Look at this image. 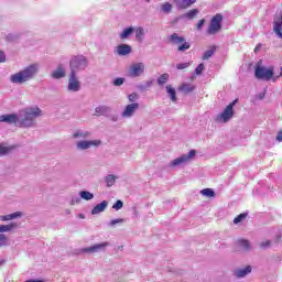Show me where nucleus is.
Listing matches in <instances>:
<instances>
[{
  "label": "nucleus",
  "instance_id": "f8f14e48",
  "mask_svg": "<svg viewBox=\"0 0 282 282\" xmlns=\"http://www.w3.org/2000/svg\"><path fill=\"white\" fill-rule=\"evenodd\" d=\"M109 242H101L97 245H93L91 247H86L82 249V252H88L90 254H96V252H102L106 248H108Z\"/></svg>",
  "mask_w": 282,
  "mask_h": 282
},
{
  "label": "nucleus",
  "instance_id": "bb28decb",
  "mask_svg": "<svg viewBox=\"0 0 282 282\" xmlns=\"http://www.w3.org/2000/svg\"><path fill=\"white\" fill-rule=\"evenodd\" d=\"M17 228V223H11L9 225H0V232H10Z\"/></svg>",
  "mask_w": 282,
  "mask_h": 282
},
{
  "label": "nucleus",
  "instance_id": "603ef678",
  "mask_svg": "<svg viewBox=\"0 0 282 282\" xmlns=\"http://www.w3.org/2000/svg\"><path fill=\"white\" fill-rule=\"evenodd\" d=\"M279 76H282V67L280 68V74H279Z\"/></svg>",
  "mask_w": 282,
  "mask_h": 282
},
{
  "label": "nucleus",
  "instance_id": "79ce46f5",
  "mask_svg": "<svg viewBox=\"0 0 282 282\" xmlns=\"http://www.w3.org/2000/svg\"><path fill=\"white\" fill-rule=\"evenodd\" d=\"M113 85L116 87H120V85H124V78H117L113 80Z\"/></svg>",
  "mask_w": 282,
  "mask_h": 282
},
{
  "label": "nucleus",
  "instance_id": "49530a36",
  "mask_svg": "<svg viewBox=\"0 0 282 282\" xmlns=\"http://www.w3.org/2000/svg\"><path fill=\"white\" fill-rule=\"evenodd\" d=\"M270 240H264L261 242V248H270Z\"/></svg>",
  "mask_w": 282,
  "mask_h": 282
},
{
  "label": "nucleus",
  "instance_id": "f03ea898",
  "mask_svg": "<svg viewBox=\"0 0 282 282\" xmlns=\"http://www.w3.org/2000/svg\"><path fill=\"white\" fill-rule=\"evenodd\" d=\"M39 64H31L24 67L22 70L12 74L9 80L13 85H23L24 83L32 80V78L39 74Z\"/></svg>",
  "mask_w": 282,
  "mask_h": 282
},
{
  "label": "nucleus",
  "instance_id": "a211bd4d",
  "mask_svg": "<svg viewBox=\"0 0 282 282\" xmlns=\"http://www.w3.org/2000/svg\"><path fill=\"white\" fill-rule=\"evenodd\" d=\"M91 135V132L87 130H76L73 134L72 138L73 140H87Z\"/></svg>",
  "mask_w": 282,
  "mask_h": 282
},
{
  "label": "nucleus",
  "instance_id": "7c9ffc66",
  "mask_svg": "<svg viewBox=\"0 0 282 282\" xmlns=\"http://www.w3.org/2000/svg\"><path fill=\"white\" fill-rule=\"evenodd\" d=\"M6 246H10V240L7 238L6 235L0 234V248H3Z\"/></svg>",
  "mask_w": 282,
  "mask_h": 282
},
{
  "label": "nucleus",
  "instance_id": "c9c22d12",
  "mask_svg": "<svg viewBox=\"0 0 282 282\" xmlns=\"http://www.w3.org/2000/svg\"><path fill=\"white\" fill-rule=\"evenodd\" d=\"M214 54H215V48H210L206 51L203 55V61H208V58H210V56H213Z\"/></svg>",
  "mask_w": 282,
  "mask_h": 282
},
{
  "label": "nucleus",
  "instance_id": "4be33fe9",
  "mask_svg": "<svg viewBox=\"0 0 282 282\" xmlns=\"http://www.w3.org/2000/svg\"><path fill=\"white\" fill-rule=\"evenodd\" d=\"M134 34L139 43H142V41H144V28L142 26L134 28Z\"/></svg>",
  "mask_w": 282,
  "mask_h": 282
},
{
  "label": "nucleus",
  "instance_id": "2eb2a0df",
  "mask_svg": "<svg viewBox=\"0 0 282 282\" xmlns=\"http://www.w3.org/2000/svg\"><path fill=\"white\" fill-rule=\"evenodd\" d=\"M252 272V267L247 265L240 269H237L234 274L237 279H245V276H248Z\"/></svg>",
  "mask_w": 282,
  "mask_h": 282
},
{
  "label": "nucleus",
  "instance_id": "6ab92c4d",
  "mask_svg": "<svg viewBox=\"0 0 282 282\" xmlns=\"http://www.w3.org/2000/svg\"><path fill=\"white\" fill-rule=\"evenodd\" d=\"M134 33V28L129 26L122 30V32L119 33V39L121 41H127L132 34Z\"/></svg>",
  "mask_w": 282,
  "mask_h": 282
},
{
  "label": "nucleus",
  "instance_id": "a878e982",
  "mask_svg": "<svg viewBox=\"0 0 282 282\" xmlns=\"http://www.w3.org/2000/svg\"><path fill=\"white\" fill-rule=\"evenodd\" d=\"M116 180H118V176L113 174H109L105 177V182L109 188L116 184Z\"/></svg>",
  "mask_w": 282,
  "mask_h": 282
},
{
  "label": "nucleus",
  "instance_id": "0eeeda50",
  "mask_svg": "<svg viewBox=\"0 0 282 282\" xmlns=\"http://www.w3.org/2000/svg\"><path fill=\"white\" fill-rule=\"evenodd\" d=\"M82 87L83 86L80 84V79L78 78V75L74 73H69L67 90L70 91L72 94H76L80 91Z\"/></svg>",
  "mask_w": 282,
  "mask_h": 282
},
{
  "label": "nucleus",
  "instance_id": "09e8293b",
  "mask_svg": "<svg viewBox=\"0 0 282 282\" xmlns=\"http://www.w3.org/2000/svg\"><path fill=\"white\" fill-rule=\"evenodd\" d=\"M0 63H6V53L0 51Z\"/></svg>",
  "mask_w": 282,
  "mask_h": 282
},
{
  "label": "nucleus",
  "instance_id": "8fccbe9b",
  "mask_svg": "<svg viewBox=\"0 0 282 282\" xmlns=\"http://www.w3.org/2000/svg\"><path fill=\"white\" fill-rule=\"evenodd\" d=\"M276 140L278 142H282V131L278 133Z\"/></svg>",
  "mask_w": 282,
  "mask_h": 282
},
{
  "label": "nucleus",
  "instance_id": "39448f33",
  "mask_svg": "<svg viewBox=\"0 0 282 282\" xmlns=\"http://www.w3.org/2000/svg\"><path fill=\"white\" fill-rule=\"evenodd\" d=\"M237 105V99L231 101L223 112L218 113L216 116V122H220L223 124H226V122H230L235 116V106Z\"/></svg>",
  "mask_w": 282,
  "mask_h": 282
},
{
  "label": "nucleus",
  "instance_id": "5701e85b",
  "mask_svg": "<svg viewBox=\"0 0 282 282\" xmlns=\"http://www.w3.org/2000/svg\"><path fill=\"white\" fill-rule=\"evenodd\" d=\"M165 91H166V94H169L172 102L177 101V96H176V93H175V88H173V86H171V85L165 86Z\"/></svg>",
  "mask_w": 282,
  "mask_h": 282
},
{
  "label": "nucleus",
  "instance_id": "3c124183",
  "mask_svg": "<svg viewBox=\"0 0 282 282\" xmlns=\"http://www.w3.org/2000/svg\"><path fill=\"white\" fill-rule=\"evenodd\" d=\"M78 217H79V219H85V215H83V214H79Z\"/></svg>",
  "mask_w": 282,
  "mask_h": 282
},
{
  "label": "nucleus",
  "instance_id": "393cba45",
  "mask_svg": "<svg viewBox=\"0 0 282 282\" xmlns=\"http://www.w3.org/2000/svg\"><path fill=\"white\" fill-rule=\"evenodd\" d=\"M79 197L80 199H85V202H91V199H94V194L88 191H80Z\"/></svg>",
  "mask_w": 282,
  "mask_h": 282
},
{
  "label": "nucleus",
  "instance_id": "e433bc0d",
  "mask_svg": "<svg viewBox=\"0 0 282 282\" xmlns=\"http://www.w3.org/2000/svg\"><path fill=\"white\" fill-rule=\"evenodd\" d=\"M117 224H124V219L123 218H117V219H112L108 226H110L111 228H113L115 226H117Z\"/></svg>",
  "mask_w": 282,
  "mask_h": 282
},
{
  "label": "nucleus",
  "instance_id": "a19ab883",
  "mask_svg": "<svg viewBox=\"0 0 282 282\" xmlns=\"http://www.w3.org/2000/svg\"><path fill=\"white\" fill-rule=\"evenodd\" d=\"M138 98H139V96L135 93H132L128 96L129 101L132 104L135 102V100H138Z\"/></svg>",
  "mask_w": 282,
  "mask_h": 282
},
{
  "label": "nucleus",
  "instance_id": "37998d69",
  "mask_svg": "<svg viewBox=\"0 0 282 282\" xmlns=\"http://www.w3.org/2000/svg\"><path fill=\"white\" fill-rule=\"evenodd\" d=\"M188 65H191L189 63H181L176 65L177 69H186V67H188Z\"/></svg>",
  "mask_w": 282,
  "mask_h": 282
},
{
  "label": "nucleus",
  "instance_id": "c03bdc74",
  "mask_svg": "<svg viewBox=\"0 0 282 282\" xmlns=\"http://www.w3.org/2000/svg\"><path fill=\"white\" fill-rule=\"evenodd\" d=\"M202 72H204V64H199L196 69H195V74L199 75L202 74Z\"/></svg>",
  "mask_w": 282,
  "mask_h": 282
},
{
  "label": "nucleus",
  "instance_id": "423d86ee",
  "mask_svg": "<svg viewBox=\"0 0 282 282\" xmlns=\"http://www.w3.org/2000/svg\"><path fill=\"white\" fill-rule=\"evenodd\" d=\"M145 68L147 66L142 62L133 63L129 66L127 76H129V78H140V76L144 74Z\"/></svg>",
  "mask_w": 282,
  "mask_h": 282
},
{
  "label": "nucleus",
  "instance_id": "473e14b6",
  "mask_svg": "<svg viewBox=\"0 0 282 282\" xmlns=\"http://www.w3.org/2000/svg\"><path fill=\"white\" fill-rule=\"evenodd\" d=\"M167 80H169V74H167V73L162 74V75L158 78L159 85H166Z\"/></svg>",
  "mask_w": 282,
  "mask_h": 282
},
{
  "label": "nucleus",
  "instance_id": "864d4df0",
  "mask_svg": "<svg viewBox=\"0 0 282 282\" xmlns=\"http://www.w3.org/2000/svg\"><path fill=\"white\" fill-rule=\"evenodd\" d=\"M66 213H67V215H69L72 213V210L67 209Z\"/></svg>",
  "mask_w": 282,
  "mask_h": 282
},
{
  "label": "nucleus",
  "instance_id": "5fc2aeb1",
  "mask_svg": "<svg viewBox=\"0 0 282 282\" xmlns=\"http://www.w3.org/2000/svg\"><path fill=\"white\" fill-rule=\"evenodd\" d=\"M258 50H259V46H256L254 52H257Z\"/></svg>",
  "mask_w": 282,
  "mask_h": 282
},
{
  "label": "nucleus",
  "instance_id": "ddd939ff",
  "mask_svg": "<svg viewBox=\"0 0 282 282\" xmlns=\"http://www.w3.org/2000/svg\"><path fill=\"white\" fill-rule=\"evenodd\" d=\"M133 52V48L129 44H119L115 48V53L118 54V56H129Z\"/></svg>",
  "mask_w": 282,
  "mask_h": 282
},
{
  "label": "nucleus",
  "instance_id": "7ed1b4c3",
  "mask_svg": "<svg viewBox=\"0 0 282 282\" xmlns=\"http://www.w3.org/2000/svg\"><path fill=\"white\" fill-rule=\"evenodd\" d=\"M89 62L85 55H75L69 61L70 74H78V72H85Z\"/></svg>",
  "mask_w": 282,
  "mask_h": 282
},
{
  "label": "nucleus",
  "instance_id": "c85d7f7f",
  "mask_svg": "<svg viewBox=\"0 0 282 282\" xmlns=\"http://www.w3.org/2000/svg\"><path fill=\"white\" fill-rule=\"evenodd\" d=\"M161 12H163V14H169V12H171V10H173V6L170 2H164L161 4Z\"/></svg>",
  "mask_w": 282,
  "mask_h": 282
},
{
  "label": "nucleus",
  "instance_id": "20e7f679",
  "mask_svg": "<svg viewBox=\"0 0 282 282\" xmlns=\"http://www.w3.org/2000/svg\"><path fill=\"white\" fill-rule=\"evenodd\" d=\"M195 155H197V151L191 150L187 154H182L181 156L170 161L169 169H180V166H186V164H191V162L195 160Z\"/></svg>",
  "mask_w": 282,
  "mask_h": 282
},
{
  "label": "nucleus",
  "instance_id": "dca6fc26",
  "mask_svg": "<svg viewBox=\"0 0 282 282\" xmlns=\"http://www.w3.org/2000/svg\"><path fill=\"white\" fill-rule=\"evenodd\" d=\"M107 206H109V202L102 200L91 209V215H100V213H105V210H107Z\"/></svg>",
  "mask_w": 282,
  "mask_h": 282
},
{
  "label": "nucleus",
  "instance_id": "9d476101",
  "mask_svg": "<svg viewBox=\"0 0 282 282\" xmlns=\"http://www.w3.org/2000/svg\"><path fill=\"white\" fill-rule=\"evenodd\" d=\"M102 142L100 140H80L76 142L77 151H87L91 147H100Z\"/></svg>",
  "mask_w": 282,
  "mask_h": 282
},
{
  "label": "nucleus",
  "instance_id": "f704fd0d",
  "mask_svg": "<svg viewBox=\"0 0 282 282\" xmlns=\"http://www.w3.org/2000/svg\"><path fill=\"white\" fill-rule=\"evenodd\" d=\"M200 194H203L205 197H213L215 195V191L210 188H205L200 191Z\"/></svg>",
  "mask_w": 282,
  "mask_h": 282
},
{
  "label": "nucleus",
  "instance_id": "ea45409f",
  "mask_svg": "<svg viewBox=\"0 0 282 282\" xmlns=\"http://www.w3.org/2000/svg\"><path fill=\"white\" fill-rule=\"evenodd\" d=\"M246 218V214H240L238 217L234 219V224H241L243 219Z\"/></svg>",
  "mask_w": 282,
  "mask_h": 282
},
{
  "label": "nucleus",
  "instance_id": "cd10ccee",
  "mask_svg": "<svg viewBox=\"0 0 282 282\" xmlns=\"http://www.w3.org/2000/svg\"><path fill=\"white\" fill-rule=\"evenodd\" d=\"M195 89V86L191 84H183L178 87L180 91H183V94H191Z\"/></svg>",
  "mask_w": 282,
  "mask_h": 282
},
{
  "label": "nucleus",
  "instance_id": "f3484780",
  "mask_svg": "<svg viewBox=\"0 0 282 282\" xmlns=\"http://www.w3.org/2000/svg\"><path fill=\"white\" fill-rule=\"evenodd\" d=\"M273 32L279 39H282V17H278L273 23Z\"/></svg>",
  "mask_w": 282,
  "mask_h": 282
},
{
  "label": "nucleus",
  "instance_id": "aec40b11",
  "mask_svg": "<svg viewBox=\"0 0 282 282\" xmlns=\"http://www.w3.org/2000/svg\"><path fill=\"white\" fill-rule=\"evenodd\" d=\"M20 217H23V213L15 212L13 214L0 216V221H12V219H19Z\"/></svg>",
  "mask_w": 282,
  "mask_h": 282
},
{
  "label": "nucleus",
  "instance_id": "c756f323",
  "mask_svg": "<svg viewBox=\"0 0 282 282\" xmlns=\"http://www.w3.org/2000/svg\"><path fill=\"white\" fill-rule=\"evenodd\" d=\"M171 41H172V43L180 45V44L184 43V37H181L180 35H177V33H174L171 35Z\"/></svg>",
  "mask_w": 282,
  "mask_h": 282
},
{
  "label": "nucleus",
  "instance_id": "6e6d98bb",
  "mask_svg": "<svg viewBox=\"0 0 282 282\" xmlns=\"http://www.w3.org/2000/svg\"><path fill=\"white\" fill-rule=\"evenodd\" d=\"M148 1V3H149V1H151V0H147Z\"/></svg>",
  "mask_w": 282,
  "mask_h": 282
},
{
  "label": "nucleus",
  "instance_id": "1a4fd4ad",
  "mask_svg": "<svg viewBox=\"0 0 282 282\" xmlns=\"http://www.w3.org/2000/svg\"><path fill=\"white\" fill-rule=\"evenodd\" d=\"M274 76V69L272 67L265 68L263 66H258L256 68V78L261 80H270Z\"/></svg>",
  "mask_w": 282,
  "mask_h": 282
},
{
  "label": "nucleus",
  "instance_id": "a18cd8bd",
  "mask_svg": "<svg viewBox=\"0 0 282 282\" xmlns=\"http://www.w3.org/2000/svg\"><path fill=\"white\" fill-rule=\"evenodd\" d=\"M80 202V198L78 197H73L70 200V206H76V204H78Z\"/></svg>",
  "mask_w": 282,
  "mask_h": 282
},
{
  "label": "nucleus",
  "instance_id": "de8ad7c7",
  "mask_svg": "<svg viewBox=\"0 0 282 282\" xmlns=\"http://www.w3.org/2000/svg\"><path fill=\"white\" fill-rule=\"evenodd\" d=\"M204 23H206L205 20H199L197 23V30H202V28H204Z\"/></svg>",
  "mask_w": 282,
  "mask_h": 282
},
{
  "label": "nucleus",
  "instance_id": "2f4dec72",
  "mask_svg": "<svg viewBox=\"0 0 282 282\" xmlns=\"http://www.w3.org/2000/svg\"><path fill=\"white\" fill-rule=\"evenodd\" d=\"M197 14H199V10L193 9V10H189L187 13H185V17L186 19H195Z\"/></svg>",
  "mask_w": 282,
  "mask_h": 282
},
{
  "label": "nucleus",
  "instance_id": "58836bf2",
  "mask_svg": "<svg viewBox=\"0 0 282 282\" xmlns=\"http://www.w3.org/2000/svg\"><path fill=\"white\" fill-rule=\"evenodd\" d=\"M124 206L122 200H117L116 204L112 205L113 210H120Z\"/></svg>",
  "mask_w": 282,
  "mask_h": 282
},
{
  "label": "nucleus",
  "instance_id": "4c0bfd02",
  "mask_svg": "<svg viewBox=\"0 0 282 282\" xmlns=\"http://www.w3.org/2000/svg\"><path fill=\"white\" fill-rule=\"evenodd\" d=\"M186 50H191V43L184 42L178 46V52H186Z\"/></svg>",
  "mask_w": 282,
  "mask_h": 282
},
{
  "label": "nucleus",
  "instance_id": "f257e3e1",
  "mask_svg": "<svg viewBox=\"0 0 282 282\" xmlns=\"http://www.w3.org/2000/svg\"><path fill=\"white\" fill-rule=\"evenodd\" d=\"M43 116V110L39 106H28L19 111V113H10L0 116V122L8 124H17L22 129H32L36 127V118Z\"/></svg>",
  "mask_w": 282,
  "mask_h": 282
},
{
  "label": "nucleus",
  "instance_id": "72a5a7b5",
  "mask_svg": "<svg viewBox=\"0 0 282 282\" xmlns=\"http://www.w3.org/2000/svg\"><path fill=\"white\" fill-rule=\"evenodd\" d=\"M240 248H242V250H250V242L248 240H239L238 241Z\"/></svg>",
  "mask_w": 282,
  "mask_h": 282
},
{
  "label": "nucleus",
  "instance_id": "9b49d317",
  "mask_svg": "<svg viewBox=\"0 0 282 282\" xmlns=\"http://www.w3.org/2000/svg\"><path fill=\"white\" fill-rule=\"evenodd\" d=\"M138 109H140V104H138V102L129 104L123 108V110L121 112V117L122 118H133V116H135V111H138Z\"/></svg>",
  "mask_w": 282,
  "mask_h": 282
},
{
  "label": "nucleus",
  "instance_id": "4468645a",
  "mask_svg": "<svg viewBox=\"0 0 282 282\" xmlns=\"http://www.w3.org/2000/svg\"><path fill=\"white\" fill-rule=\"evenodd\" d=\"M52 78L55 80H61V78H65L67 76V72L63 64H59L51 74Z\"/></svg>",
  "mask_w": 282,
  "mask_h": 282
},
{
  "label": "nucleus",
  "instance_id": "6e6552de",
  "mask_svg": "<svg viewBox=\"0 0 282 282\" xmlns=\"http://www.w3.org/2000/svg\"><path fill=\"white\" fill-rule=\"evenodd\" d=\"M223 21L224 17L220 13L214 15L208 28V34H217L221 30Z\"/></svg>",
  "mask_w": 282,
  "mask_h": 282
},
{
  "label": "nucleus",
  "instance_id": "b1692460",
  "mask_svg": "<svg viewBox=\"0 0 282 282\" xmlns=\"http://www.w3.org/2000/svg\"><path fill=\"white\" fill-rule=\"evenodd\" d=\"M14 149V145H7L6 143H0V155H8L12 150Z\"/></svg>",
  "mask_w": 282,
  "mask_h": 282
},
{
  "label": "nucleus",
  "instance_id": "412c9836",
  "mask_svg": "<svg viewBox=\"0 0 282 282\" xmlns=\"http://www.w3.org/2000/svg\"><path fill=\"white\" fill-rule=\"evenodd\" d=\"M97 116H109L111 113V107L109 106H98L95 109Z\"/></svg>",
  "mask_w": 282,
  "mask_h": 282
}]
</instances>
